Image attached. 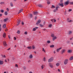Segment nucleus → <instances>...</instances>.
<instances>
[{
	"mask_svg": "<svg viewBox=\"0 0 73 73\" xmlns=\"http://www.w3.org/2000/svg\"><path fill=\"white\" fill-rule=\"evenodd\" d=\"M54 59V58L53 57H51L50 58L48 59V62H52V61H53V60Z\"/></svg>",
	"mask_w": 73,
	"mask_h": 73,
	"instance_id": "nucleus-1",
	"label": "nucleus"
},
{
	"mask_svg": "<svg viewBox=\"0 0 73 73\" xmlns=\"http://www.w3.org/2000/svg\"><path fill=\"white\" fill-rule=\"evenodd\" d=\"M64 65H66L68 63V59H66L64 60Z\"/></svg>",
	"mask_w": 73,
	"mask_h": 73,
	"instance_id": "nucleus-2",
	"label": "nucleus"
},
{
	"mask_svg": "<svg viewBox=\"0 0 73 73\" xmlns=\"http://www.w3.org/2000/svg\"><path fill=\"white\" fill-rule=\"evenodd\" d=\"M67 52L68 53H72L73 52V50L72 49H68L67 51Z\"/></svg>",
	"mask_w": 73,
	"mask_h": 73,
	"instance_id": "nucleus-3",
	"label": "nucleus"
},
{
	"mask_svg": "<svg viewBox=\"0 0 73 73\" xmlns=\"http://www.w3.org/2000/svg\"><path fill=\"white\" fill-rule=\"evenodd\" d=\"M3 44L4 46H7V42H6L5 41L3 42Z\"/></svg>",
	"mask_w": 73,
	"mask_h": 73,
	"instance_id": "nucleus-4",
	"label": "nucleus"
},
{
	"mask_svg": "<svg viewBox=\"0 0 73 73\" xmlns=\"http://www.w3.org/2000/svg\"><path fill=\"white\" fill-rule=\"evenodd\" d=\"M59 6H60L61 7H64V3H59L58 4Z\"/></svg>",
	"mask_w": 73,
	"mask_h": 73,
	"instance_id": "nucleus-5",
	"label": "nucleus"
},
{
	"mask_svg": "<svg viewBox=\"0 0 73 73\" xmlns=\"http://www.w3.org/2000/svg\"><path fill=\"white\" fill-rule=\"evenodd\" d=\"M17 26H18V25H20V22H21V21H20V19H19V20H17Z\"/></svg>",
	"mask_w": 73,
	"mask_h": 73,
	"instance_id": "nucleus-6",
	"label": "nucleus"
},
{
	"mask_svg": "<svg viewBox=\"0 0 73 73\" xmlns=\"http://www.w3.org/2000/svg\"><path fill=\"white\" fill-rule=\"evenodd\" d=\"M62 49V47H60L59 48H57L56 49V52H59L60 51V50H61Z\"/></svg>",
	"mask_w": 73,
	"mask_h": 73,
	"instance_id": "nucleus-7",
	"label": "nucleus"
},
{
	"mask_svg": "<svg viewBox=\"0 0 73 73\" xmlns=\"http://www.w3.org/2000/svg\"><path fill=\"white\" fill-rule=\"evenodd\" d=\"M65 52H66V50L65 49H63L61 51V54H63V53H64Z\"/></svg>",
	"mask_w": 73,
	"mask_h": 73,
	"instance_id": "nucleus-8",
	"label": "nucleus"
},
{
	"mask_svg": "<svg viewBox=\"0 0 73 73\" xmlns=\"http://www.w3.org/2000/svg\"><path fill=\"white\" fill-rule=\"evenodd\" d=\"M49 66L50 67V68H53V65L52 64L50 63L49 64Z\"/></svg>",
	"mask_w": 73,
	"mask_h": 73,
	"instance_id": "nucleus-9",
	"label": "nucleus"
},
{
	"mask_svg": "<svg viewBox=\"0 0 73 73\" xmlns=\"http://www.w3.org/2000/svg\"><path fill=\"white\" fill-rule=\"evenodd\" d=\"M41 20H38L37 21V22L36 23V25H38V24H39V23H41Z\"/></svg>",
	"mask_w": 73,
	"mask_h": 73,
	"instance_id": "nucleus-10",
	"label": "nucleus"
},
{
	"mask_svg": "<svg viewBox=\"0 0 73 73\" xmlns=\"http://www.w3.org/2000/svg\"><path fill=\"white\" fill-rule=\"evenodd\" d=\"M41 68L42 69H43L44 68V67H45V65L44 64H42V65L41 66Z\"/></svg>",
	"mask_w": 73,
	"mask_h": 73,
	"instance_id": "nucleus-11",
	"label": "nucleus"
},
{
	"mask_svg": "<svg viewBox=\"0 0 73 73\" xmlns=\"http://www.w3.org/2000/svg\"><path fill=\"white\" fill-rule=\"evenodd\" d=\"M65 5H68L69 4V2L66 1L64 3Z\"/></svg>",
	"mask_w": 73,
	"mask_h": 73,
	"instance_id": "nucleus-12",
	"label": "nucleus"
},
{
	"mask_svg": "<svg viewBox=\"0 0 73 73\" xmlns=\"http://www.w3.org/2000/svg\"><path fill=\"white\" fill-rule=\"evenodd\" d=\"M69 59V60H70V61H72V60H73V56H72L70 57V58Z\"/></svg>",
	"mask_w": 73,
	"mask_h": 73,
	"instance_id": "nucleus-13",
	"label": "nucleus"
},
{
	"mask_svg": "<svg viewBox=\"0 0 73 73\" xmlns=\"http://www.w3.org/2000/svg\"><path fill=\"white\" fill-rule=\"evenodd\" d=\"M23 9H22L20 10L19 11V12H18V14H19V13H21V12H23Z\"/></svg>",
	"mask_w": 73,
	"mask_h": 73,
	"instance_id": "nucleus-14",
	"label": "nucleus"
},
{
	"mask_svg": "<svg viewBox=\"0 0 73 73\" xmlns=\"http://www.w3.org/2000/svg\"><path fill=\"white\" fill-rule=\"evenodd\" d=\"M38 12H34V15H38Z\"/></svg>",
	"mask_w": 73,
	"mask_h": 73,
	"instance_id": "nucleus-15",
	"label": "nucleus"
},
{
	"mask_svg": "<svg viewBox=\"0 0 73 73\" xmlns=\"http://www.w3.org/2000/svg\"><path fill=\"white\" fill-rule=\"evenodd\" d=\"M29 58L31 59L33 58V56H32V55L31 54H30L29 56Z\"/></svg>",
	"mask_w": 73,
	"mask_h": 73,
	"instance_id": "nucleus-16",
	"label": "nucleus"
},
{
	"mask_svg": "<svg viewBox=\"0 0 73 73\" xmlns=\"http://www.w3.org/2000/svg\"><path fill=\"white\" fill-rule=\"evenodd\" d=\"M57 39V37L56 36H55L54 38H52V40L53 41H54L56 39Z\"/></svg>",
	"mask_w": 73,
	"mask_h": 73,
	"instance_id": "nucleus-17",
	"label": "nucleus"
},
{
	"mask_svg": "<svg viewBox=\"0 0 73 73\" xmlns=\"http://www.w3.org/2000/svg\"><path fill=\"white\" fill-rule=\"evenodd\" d=\"M38 7H43V5H41V4L38 5Z\"/></svg>",
	"mask_w": 73,
	"mask_h": 73,
	"instance_id": "nucleus-18",
	"label": "nucleus"
},
{
	"mask_svg": "<svg viewBox=\"0 0 73 73\" xmlns=\"http://www.w3.org/2000/svg\"><path fill=\"white\" fill-rule=\"evenodd\" d=\"M3 63H4V62L3 61L0 60V65H3Z\"/></svg>",
	"mask_w": 73,
	"mask_h": 73,
	"instance_id": "nucleus-19",
	"label": "nucleus"
},
{
	"mask_svg": "<svg viewBox=\"0 0 73 73\" xmlns=\"http://www.w3.org/2000/svg\"><path fill=\"white\" fill-rule=\"evenodd\" d=\"M56 66H60V63H57L56 64Z\"/></svg>",
	"mask_w": 73,
	"mask_h": 73,
	"instance_id": "nucleus-20",
	"label": "nucleus"
},
{
	"mask_svg": "<svg viewBox=\"0 0 73 73\" xmlns=\"http://www.w3.org/2000/svg\"><path fill=\"white\" fill-rule=\"evenodd\" d=\"M3 37H4V38H5L6 36V33H4L3 35Z\"/></svg>",
	"mask_w": 73,
	"mask_h": 73,
	"instance_id": "nucleus-21",
	"label": "nucleus"
},
{
	"mask_svg": "<svg viewBox=\"0 0 73 73\" xmlns=\"http://www.w3.org/2000/svg\"><path fill=\"white\" fill-rule=\"evenodd\" d=\"M72 33V31H69L68 32V35H71Z\"/></svg>",
	"mask_w": 73,
	"mask_h": 73,
	"instance_id": "nucleus-22",
	"label": "nucleus"
},
{
	"mask_svg": "<svg viewBox=\"0 0 73 73\" xmlns=\"http://www.w3.org/2000/svg\"><path fill=\"white\" fill-rule=\"evenodd\" d=\"M67 21L68 22H69V23H71V22H72V20H69V18H68L67 19Z\"/></svg>",
	"mask_w": 73,
	"mask_h": 73,
	"instance_id": "nucleus-23",
	"label": "nucleus"
},
{
	"mask_svg": "<svg viewBox=\"0 0 73 73\" xmlns=\"http://www.w3.org/2000/svg\"><path fill=\"white\" fill-rule=\"evenodd\" d=\"M56 10H58V8H60V7L58 6L55 7Z\"/></svg>",
	"mask_w": 73,
	"mask_h": 73,
	"instance_id": "nucleus-24",
	"label": "nucleus"
},
{
	"mask_svg": "<svg viewBox=\"0 0 73 73\" xmlns=\"http://www.w3.org/2000/svg\"><path fill=\"white\" fill-rule=\"evenodd\" d=\"M27 48L28 49L31 50L32 49L31 46L27 47Z\"/></svg>",
	"mask_w": 73,
	"mask_h": 73,
	"instance_id": "nucleus-25",
	"label": "nucleus"
},
{
	"mask_svg": "<svg viewBox=\"0 0 73 73\" xmlns=\"http://www.w3.org/2000/svg\"><path fill=\"white\" fill-rule=\"evenodd\" d=\"M3 27L4 28H5L6 27V24H4L3 26Z\"/></svg>",
	"mask_w": 73,
	"mask_h": 73,
	"instance_id": "nucleus-26",
	"label": "nucleus"
},
{
	"mask_svg": "<svg viewBox=\"0 0 73 73\" xmlns=\"http://www.w3.org/2000/svg\"><path fill=\"white\" fill-rule=\"evenodd\" d=\"M43 61L44 62H45L46 61V59L45 57H44L43 59Z\"/></svg>",
	"mask_w": 73,
	"mask_h": 73,
	"instance_id": "nucleus-27",
	"label": "nucleus"
},
{
	"mask_svg": "<svg viewBox=\"0 0 73 73\" xmlns=\"http://www.w3.org/2000/svg\"><path fill=\"white\" fill-rule=\"evenodd\" d=\"M29 16L31 18H32V15L31 14H30V15H29Z\"/></svg>",
	"mask_w": 73,
	"mask_h": 73,
	"instance_id": "nucleus-28",
	"label": "nucleus"
},
{
	"mask_svg": "<svg viewBox=\"0 0 73 73\" xmlns=\"http://www.w3.org/2000/svg\"><path fill=\"white\" fill-rule=\"evenodd\" d=\"M50 48H54V46L53 45H51L50 46Z\"/></svg>",
	"mask_w": 73,
	"mask_h": 73,
	"instance_id": "nucleus-29",
	"label": "nucleus"
},
{
	"mask_svg": "<svg viewBox=\"0 0 73 73\" xmlns=\"http://www.w3.org/2000/svg\"><path fill=\"white\" fill-rule=\"evenodd\" d=\"M35 46L34 45H33L32 46V49H35Z\"/></svg>",
	"mask_w": 73,
	"mask_h": 73,
	"instance_id": "nucleus-30",
	"label": "nucleus"
},
{
	"mask_svg": "<svg viewBox=\"0 0 73 73\" xmlns=\"http://www.w3.org/2000/svg\"><path fill=\"white\" fill-rule=\"evenodd\" d=\"M15 67L16 68H19V66H18V65H17V64H15Z\"/></svg>",
	"mask_w": 73,
	"mask_h": 73,
	"instance_id": "nucleus-31",
	"label": "nucleus"
},
{
	"mask_svg": "<svg viewBox=\"0 0 73 73\" xmlns=\"http://www.w3.org/2000/svg\"><path fill=\"white\" fill-rule=\"evenodd\" d=\"M1 56L2 57H3V58H5L6 57L5 56V55H1Z\"/></svg>",
	"mask_w": 73,
	"mask_h": 73,
	"instance_id": "nucleus-32",
	"label": "nucleus"
},
{
	"mask_svg": "<svg viewBox=\"0 0 73 73\" xmlns=\"http://www.w3.org/2000/svg\"><path fill=\"white\" fill-rule=\"evenodd\" d=\"M47 3L48 5H49L50 3V2L49 1H47Z\"/></svg>",
	"mask_w": 73,
	"mask_h": 73,
	"instance_id": "nucleus-33",
	"label": "nucleus"
},
{
	"mask_svg": "<svg viewBox=\"0 0 73 73\" xmlns=\"http://www.w3.org/2000/svg\"><path fill=\"white\" fill-rule=\"evenodd\" d=\"M17 33L18 34H20V31L19 30H18L17 31Z\"/></svg>",
	"mask_w": 73,
	"mask_h": 73,
	"instance_id": "nucleus-34",
	"label": "nucleus"
},
{
	"mask_svg": "<svg viewBox=\"0 0 73 73\" xmlns=\"http://www.w3.org/2000/svg\"><path fill=\"white\" fill-rule=\"evenodd\" d=\"M0 4H5V3L4 2H1L0 3Z\"/></svg>",
	"mask_w": 73,
	"mask_h": 73,
	"instance_id": "nucleus-35",
	"label": "nucleus"
},
{
	"mask_svg": "<svg viewBox=\"0 0 73 73\" xmlns=\"http://www.w3.org/2000/svg\"><path fill=\"white\" fill-rule=\"evenodd\" d=\"M51 8H55V6L54 5H52V6Z\"/></svg>",
	"mask_w": 73,
	"mask_h": 73,
	"instance_id": "nucleus-36",
	"label": "nucleus"
},
{
	"mask_svg": "<svg viewBox=\"0 0 73 73\" xmlns=\"http://www.w3.org/2000/svg\"><path fill=\"white\" fill-rule=\"evenodd\" d=\"M5 15H8V13H7V12L5 11Z\"/></svg>",
	"mask_w": 73,
	"mask_h": 73,
	"instance_id": "nucleus-37",
	"label": "nucleus"
},
{
	"mask_svg": "<svg viewBox=\"0 0 73 73\" xmlns=\"http://www.w3.org/2000/svg\"><path fill=\"white\" fill-rule=\"evenodd\" d=\"M72 11V9H70L68 10V12H71Z\"/></svg>",
	"mask_w": 73,
	"mask_h": 73,
	"instance_id": "nucleus-38",
	"label": "nucleus"
},
{
	"mask_svg": "<svg viewBox=\"0 0 73 73\" xmlns=\"http://www.w3.org/2000/svg\"><path fill=\"white\" fill-rule=\"evenodd\" d=\"M33 31H36V29L35 28H33Z\"/></svg>",
	"mask_w": 73,
	"mask_h": 73,
	"instance_id": "nucleus-39",
	"label": "nucleus"
},
{
	"mask_svg": "<svg viewBox=\"0 0 73 73\" xmlns=\"http://www.w3.org/2000/svg\"><path fill=\"white\" fill-rule=\"evenodd\" d=\"M39 25L40 27H44V25L41 24H40Z\"/></svg>",
	"mask_w": 73,
	"mask_h": 73,
	"instance_id": "nucleus-40",
	"label": "nucleus"
},
{
	"mask_svg": "<svg viewBox=\"0 0 73 73\" xmlns=\"http://www.w3.org/2000/svg\"><path fill=\"white\" fill-rule=\"evenodd\" d=\"M1 13H3L4 12V10L3 9H1Z\"/></svg>",
	"mask_w": 73,
	"mask_h": 73,
	"instance_id": "nucleus-41",
	"label": "nucleus"
},
{
	"mask_svg": "<svg viewBox=\"0 0 73 73\" xmlns=\"http://www.w3.org/2000/svg\"><path fill=\"white\" fill-rule=\"evenodd\" d=\"M42 51L43 52H45V50H44V48H42Z\"/></svg>",
	"mask_w": 73,
	"mask_h": 73,
	"instance_id": "nucleus-42",
	"label": "nucleus"
},
{
	"mask_svg": "<svg viewBox=\"0 0 73 73\" xmlns=\"http://www.w3.org/2000/svg\"><path fill=\"white\" fill-rule=\"evenodd\" d=\"M47 42L48 44H49V43H50V40H48L47 41Z\"/></svg>",
	"mask_w": 73,
	"mask_h": 73,
	"instance_id": "nucleus-43",
	"label": "nucleus"
},
{
	"mask_svg": "<svg viewBox=\"0 0 73 73\" xmlns=\"http://www.w3.org/2000/svg\"><path fill=\"white\" fill-rule=\"evenodd\" d=\"M7 20V19H5L4 20V22H6Z\"/></svg>",
	"mask_w": 73,
	"mask_h": 73,
	"instance_id": "nucleus-44",
	"label": "nucleus"
},
{
	"mask_svg": "<svg viewBox=\"0 0 73 73\" xmlns=\"http://www.w3.org/2000/svg\"><path fill=\"white\" fill-rule=\"evenodd\" d=\"M10 5L11 7H13V3H10Z\"/></svg>",
	"mask_w": 73,
	"mask_h": 73,
	"instance_id": "nucleus-45",
	"label": "nucleus"
},
{
	"mask_svg": "<svg viewBox=\"0 0 73 73\" xmlns=\"http://www.w3.org/2000/svg\"><path fill=\"white\" fill-rule=\"evenodd\" d=\"M51 37H53L54 36V34H52L51 35Z\"/></svg>",
	"mask_w": 73,
	"mask_h": 73,
	"instance_id": "nucleus-46",
	"label": "nucleus"
},
{
	"mask_svg": "<svg viewBox=\"0 0 73 73\" xmlns=\"http://www.w3.org/2000/svg\"><path fill=\"white\" fill-rule=\"evenodd\" d=\"M52 24H50L49 25V27L50 28L52 27Z\"/></svg>",
	"mask_w": 73,
	"mask_h": 73,
	"instance_id": "nucleus-47",
	"label": "nucleus"
},
{
	"mask_svg": "<svg viewBox=\"0 0 73 73\" xmlns=\"http://www.w3.org/2000/svg\"><path fill=\"white\" fill-rule=\"evenodd\" d=\"M6 9H7V12H8L9 11V9L8 8H7Z\"/></svg>",
	"mask_w": 73,
	"mask_h": 73,
	"instance_id": "nucleus-48",
	"label": "nucleus"
},
{
	"mask_svg": "<svg viewBox=\"0 0 73 73\" xmlns=\"http://www.w3.org/2000/svg\"><path fill=\"white\" fill-rule=\"evenodd\" d=\"M56 11L57 10H56V9H54L53 10V11L54 12H56Z\"/></svg>",
	"mask_w": 73,
	"mask_h": 73,
	"instance_id": "nucleus-49",
	"label": "nucleus"
},
{
	"mask_svg": "<svg viewBox=\"0 0 73 73\" xmlns=\"http://www.w3.org/2000/svg\"><path fill=\"white\" fill-rule=\"evenodd\" d=\"M70 4H71L72 5H73V2H71L70 3Z\"/></svg>",
	"mask_w": 73,
	"mask_h": 73,
	"instance_id": "nucleus-50",
	"label": "nucleus"
},
{
	"mask_svg": "<svg viewBox=\"0 0 73 73\" xmlns=\"http://www.w3.org/2000/svg\"><path fill=\"white\" fill-rule=\"evenodd\" d=\"M62 1H63V0H60V3H62Z\"/></svg>",
	"mask_w": 73,
	"mask_h": 73,
	"instance_id": "nucleus-51",
	"label": "nucleus"
},
{
	"mask_svg": "<svg viewBox=\"0 0 73 73\" xmlns=\"http://www.w3.org/2000/svg\"><path fill=\"white\" fill-rule=\"evenodd\" d=\"M24 34L25 35H27V31L25 32L24 33Z\"/></svg>",
	"mask_w": 73,
	"mask_h": 73,
	"instance_id": "nucleus-52",
	"label": "nucleus"
},
{
	"mask_svg": "<svg viewBox=\"0 0 73 73\" xmlns=\"http://www.w3.org/2000/svg\"><path fill=\"white\" fill-rule=\"evenodd\" d=\"M3 16L2 14H0V17H1Z\"/></svg>",
	"mask_w": 73,
	"mask_h": 73,
	"instance_id": "nucleus-53",
	"label": "nucleus"
},
{
	"mask_svg": "<svg viewBox=\"0 0 73 73\" xmlns=\"http://www.w3.org/2000/svg\"><path fill=\"white\" fill-rule=\"evenodd\" d=\"M7 28H6V29L5 30V32H7V31H8V29Z\"/></svg>",
	"mask_w": 73,
	"mask_h": 73,
	"instance_id": "nucleus-54",
	"label": "nucleus"
},
{
	"mask_svg": "<svg viewBox=\"0 0 73 73\" xmlns=\"http://www.w3.org/2000/svg\"><path fill=\"white\" fill-rule=\"evenodd\" d=\"M27 40H28V41H29V40H30V38H28L27 39Z\"/></svg>",
	"mask_w": 73,
	"mask_h": 73,
	"instance_id": "nucleus-55",
	"label": "nucleus"
},
{
	"mask_svg": "<svg viewBox=\"0 0 73 73\" xmlns=\"http://www.w3.org/2000/svg\"><path fill=\"white\" fill-rule=\"evenodd\" d=\"M58 70L59 72H61V71L59 69H58Z\"/></svg>",
	"mask_w": 73,
	"mask_h": 73,
	"instance_id": "nucleus-56",
	"label": "nucleus"
},
{
	"mask_svg": "<svg viewBox=\"0 0 73 73\" xmlns=\"http://www.w3.org/2000/svg\"><path fill=\"white\" fill-rule=\"evenodd\" d=\"M21 24H22V25H24V22H21Z\"/></svg>",
	"mask_w": 73,
	"mask_h": 73,
	"instance_id": "nucleus-57",
	"label": "nucleus"
},
{
	"mask_svg": "<svg viewBox=\"0 0 73 73\" xmlns=\"http://www.w3.org/2000/svg\"><path fill=\"white\" fill-rule=\"evenodd\" d=\"M51 21H52V22H53L54 21V19H51Z\"/></svg>",
	"mask_w": 73,
	"mask_h": 73,
	"instance_id": "nucleus-58",
	"label": "nucleus"
},
{
	"mask_svg": "<svg viewBox=\"0 0 73 73\" xmlns=\"http://www.w3.org/2000/svg\"><path fill=\"white\" fill-rule=\"evenodd\" d=\"M14 38L15 40H16V37H14Z\"/></svg>",
	"mask_w": 73,
	"mask_h": 73,
	"instance_id": "nucleus-59",
	"label": "nucleus"
},
{
	"mask_svg": "<svg viewBox=\"0 0 73 73\" xmlns=\"http://www.w3.org/2000/svg\"><path fill=\"white\" fill-rule=\"evenodd\" d=\"M28 0H24V2H25L26 1H27Z\"/></svg>",
	"mask_w": 73,
	"mask_h": 73,
	"instance_id": "nucleus-60",
	"label": "nucleus"
},
{
	"mask_svg": "<svg viewBox=\"0 0 73 73\" xmlns=\"http://www.w3.org/2000/svg\"><path fill=\"white\" fill-rule=\"evenodd\" d=\"M36 19H37V17H35V20H36Z\"/></svg>",
	"mask_w": 73,
	"mask_h": 73,
	"instance_id": "nucleus-61",
	"label": "nucleus"
},
{
	"mask_svg": "<svg viewBox=\"0 0 73 73\" xmlns=\"http://www.w3.org/2000/svg\"><path fill=\"white\" fill-rule=\"evenodd\" d=\"M54 22H55L56 21V20L55 19H54Z\"/></svg>",
	"mask_w": 73,
	"mask_h": 73,
	"instance_id": "nucleus-62",
	"label": "nucleus"
},
{
	"mask_svg": "<svg viewBox=\"0 0 73 73\" xmlns=\"http://www.w3.org/2000/svg\"><path fill=\"white\" fill-rule=\"evenodd\" d=\"M28 62L29 63V62H31V60H29L28 61Z\"/></svg>",
	"mask_w": 73,
	"mask_h": 73,
	"instance_id": "nucleus-63",
	"label": "nucleus"
},
{
	"mask_svg": "<svg viewBox=\"0 0 73 73\" xmlns=\"http://www.w3.org/2000/svg\"><path fill=\"white\" fill-rule=\"evenodd\" d=\"M29 73H33V72L31 71H30L29 72Z\"/></svg>",
	"mask_w": 73,
	"mask_h": 73,
	"instance_id": "nucleus-64",
	"label": "nucleus"
}]
</instances>
